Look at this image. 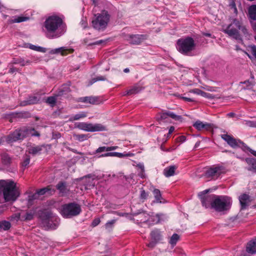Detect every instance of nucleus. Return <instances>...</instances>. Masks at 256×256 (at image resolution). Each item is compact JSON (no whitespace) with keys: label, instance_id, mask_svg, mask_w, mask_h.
I'll return each mask as SVG.
<instances>
[{"label":"nucleus","instance_id":"30","mask_svg":"<svg viewBox=\"0 0 256 256\" xmlns=\"http://www.w3.org/2000/svg\"><path fill=\"white\" fill-rule=\"evenodd\" d=\"M86 116V114L84 112H80L72 116H71L69 118V121L72 122L74 120H79L81 118H84Z\"/></svg>","mask_w":256,"mask_h":256},{"label":"nucleus","instance_id":"23","mask_svg":"<svg viewBox=\"0 0 256 256\" xmlns=\"http://www.w3.org/2000/svg\"><path fill=\"white\" fill-rule=\"evenodd\" d=\"M29 19V18L28 16H14L12 18L9 20V22L10 24L12 23H19L23 22H26Z\"/></svg>","mask_w":256,"mask_h":256},{"label":"nucleus","instance_id":"24","mask_svg":"<svg viewBox=\"0 0 256 256\" xmlns=\"http://www.w3.org/2000/svg\"><path fill=\"white\" fill-rule=\"evenodd\" d=\"M176 168V167L174 166L166 168L164 170V174L166 177L172 176L174 174Z\"/></svg>","mask_w":256,"mask_h":256},{"label":"nucleus","instance_id":"31","mask_svg":"<svg viewBox=\"0 0 256 256\" xmlns=\"http://www.w3.org/2000/svg\"><path fill=\"white\" fill-rule=\"evenodd\" d=\"M36 213L35 210H32L31 211L26 212L24 216L21 217V220H32Z\"/></svg>","mask_w":256,"mask_h":256},{"label":"nucleus","instance_id":"49","mask_svg":"<svg viewBox=\"0 0 256 256\" xmlns=\"http://www.w3.org/2000/svg\"><path fill=\"white\" fill-rule=\"evenodd\" d=\"M242 83L244 84H246V85L248 88H251L252 86V83L249 80L245 81L244 82H242Z\"/></svg>","mask_w":256,"mask_h":256},{"label":"nucleus","instance_id":"43","mask_svg":"<svg viewBox=\"0 0 256 256\" xmlns=\"http://www.w3.org/2000/svg\"><path fill=\"white\" fill-rule=\"evenodd\" d=\"M109 152L108 146L100 147L96 150V152L97 153L101 152Z\"/></svg>","mask_w":256,"mask_h":256},{"label":"nucleus","instance_id":"21","mask_svg":"<svg viewBox=\"0 0 256 256\" xmlns=\"http://www.w3.org/2000/svg\"><path fill=\"white\" fill-rule=\"evenodd\" d=\"M239 200L242 209L246 208L250 202V196L246 194H243L240 196Z\"/></svg>","mask_w":256,"mask_h":256},{"label":"nucleus","instance_id":"13","mask_svg":"<svg viewBox=\"0 0 256 256\" xmlns=\"http://www.w3.org/2000/svg\"><path fill=\"white\" fill-rule=\"evenodd\" d=\"M240 22L238 20H234L232 24L229 25L224 30V32L228 34L229 36L238 40L240 38L238 30L240 29Z\"/></svg>","mask_w":256,"mask_h":256},{"label":"nucleus","instance_id":"44","mask_svg":"<svg viewBox=\"0 0 256 256\" xmlns=\"http://www.w3.org/2000/svg\"><path fill=\"white\" fill-rule=\"evenodd\" d=\"M116 152H110L102 154L98 157L116 156Z\"/></svg>","mask_w":256,"mask_h":256},{"label":"nucleus","instance_id":"20","mask_svg":"<svg viewBox=\"0 0 256 256\" xmlns=\"http://www.w3.org/2000/svg\"><path fill=\"white\" fill-rule=\"evenodd\" d=\"M193 126L198 130H208L210 128V124L208 123H204L199 120H196Z\"/></svg>","mask_w":256,"mask_h":256},{"label":"nucleus","instance_id":"59","mask_svg":"<svg viewBox=\"0 0 256 256\" xmlns=\"http://www.w3.org/2000/svg\"><path fill=\"white\" fill-rule=\"evenodd\" d=\"M118 148L117 146H108L109 151L114 150Z\"/></svg>","mask_w":256,"mask_h":256},{"label":"nucleus","instance_id":"34","mask_svg":"<svg viewBox=\"0 0 256 256\" xmlns=\"http://www.w3.org/2000/svg\"><path fill=\"white\" fill-rule=\"evenodd\" d=\"M70 91V85L65 84L62 86L59 92V95H63Z\"/></svg>","mask_w":256,"mask_h":256},{"label":"nucleus","instance_id":"52","mask_svg":"<svg viewBox=\"0 0 256 256\" xmlns=\"http://www.w3.org/2000/svg\"><path fill=\"white\" fill-rule=\"evenodd\" d=\"M200 96H202V97L206 98H210V94H209L203 91H202Z\"/></svg>","mask_w":256,"mask_h":256},{"label":"nucleus","instance_id":"22","mask_svg":"<svg viewBox=\"0 0 256 256\" xmlns=\"http://www.w3.org/2000/svg\"><path fill=\"white\" fill-rule=\"evenodd\" d=\"M246 250L248 254H254L256 253V238L248 243Z\"/></svg>","mask_w":256,"mask_h":256},{"label":"nucleus","instance_id":"1","mask_svg":"<svg viewBox=\"0 0 256 256\" xmlns=\"http://www.w3.org/2000/svg\"><path fill=\"white\" fill-rule=\"evenodd\" d=\"M44 28L46 36L52 38L60 36L66 31L62 20L56 16L48 17L44 22Z\"/></svg>","mask_w":256,"mask_h":256},{"label":"nucleus","instance_id":"58","mask_svg":"<svg viewBox=\"0 0 256 256\" xmlns=\"http://www.w3.org/2000/svg\"><path fill=\"white\" fill-rule=\"evenodd\" d=\"M174 126H170L169 128V130H168V134L170 135V134H172L174 131Z\"/></svg>","mask_w":256,"mask_h":256},{"label":"nucleus","instance_id":"55","mask_svg":"<svg viewBox=\"0 0 256 256\" xmlns=\"http://www.w3.org/2000/svg\"><path fill=\"white\" fill-rule=\"evenodd\" d=\"M50 221L48 220V227L51 229H55L56 228L57 226L56 224H54V226L50 224Z\"/></svg>","mask_w":256,"mask_h":256},{"label":"nucleus","instance_id":"29","mask_svg":"<svg viewBox=\"0 0 256 256\" xmlns=\"http://www.w3.org/2000/svg\"><path fill=\"white\" fill-rule=\"evenodd\" d=\"M246 161L250 166L249 170L256 172V160L254 158H247Z\"/></svg>","mask_w":256,"mask_h":256},{"label":"nucleus","instance_id":"25","mask_svg":"<svg viewBox=\"0 0 256 256\" xmlns=\"http://www.w3.org/2000/svg\"><path fill=\"white\" fill-rule=\"evenodd\" d=\"M42 146H30L28 147L27 152L33 155L39 154L42 150Z\"/></svg>","mask_w":256,"mask_h":256},{"label":"nucleus","instance_id":"50","mask_svg":"<svg viewBox=\"0 0 256 256\" xmlns=\"http://www.w3.org/2000/svg\"><path fill=\"white\" fill-rule=\"evenodd\" d=\"M202 90L198 88H195L190 91L191 92L196 94L198 95H200Z\"/></svg>","mask_w":256,"mask_h":256},{"label":"nucleus","instance_id":"48","mask_svg":"<svg viewBox=\"0 0 256 256\" xmlns=\"http://www.w3.org/2000/svg\"><path fill=\"white\" fill-rule=\"evenodd\" d=\"M2 159L5 164L9 162L10 160V158L7 155H4L2 157Z\"/></svg>","mask_w":256,"mask_h":256},{"label":"nucleus","instance_id":"33","mask_svg":"<svg viewBox=\"0 0 256 256\" xmlns=\"http://www.w3.org/2000/svg\"><path fill=\"white\" fill-rule=\"evenodd\" d=\"M8 219L12 222H17L19 220H21L20 214V212H16L10 216Z\"/></svg>","mask_w":256,"mask_h":256},{"label":"nucleus","instance_id":"12","mask_svg":"<svg viewBox=\"0 0 256 256\" xmlns=\"http://www.w3.org/2000/svg\"><path fill=\"white\" fill-rule=\"evenodd\" d=\"M55 192L54 188H52L50 186H48L38 190L36 192L30 194L28 197V204L32 205V201L38 198L40 196L44 195V194H52Z\"/></svg>","mask_w":256,"mask_h":256},{"label":"nucleus","instance_id":"63","mask_svg":"<svg viewBox=\"0 0 256 256\" xmlns=\"http://www.w3.org/2000/svg\"><path fill=\"white\" fill-rule=\"evenodd\" d=\"M6 8L4 6L3 4L0 1V10H4Z\"/></svg>","mask_w":256,"mask_h":256},{"label":"nucleus","instance_id":"53","mask_svg":"<svg viewBox=\"0 0 256 256\" xmlns=\"http://www.w3.org/2000/svg\"><path fill=\"white\" fill-rule=\"evenodd\" d=\"M100 222V220L99 218L95 219L92 222V225L94 226H96L98 225Z\"/></svg>","mask_w":256,"mask_h":256},{"label":"nucleus","instance_id":"7","mask_svg":"<svg viewBox=\"0 0 256 256\" xmlns=\"http://www.w3.org/2000/svg\"><path fill=\"white\" fill-rule=\"evenodd\" d=\"M196 44L194 40L190 37L181 38L178 40L177 49L182 54H188L194 50Z\"/></svg>","mask_w":256,"mask_h":256},{"label":"nucleus","instance_id":"57","mask_svg":"<svg viewBox=\"0 0 256 256\" xmlns=\"http://www.w3.org/2000/svg\"><path fill=\"white\" fill-rule=\"evenodd\" d=\"M138 166L142 172H144V165L143 164H138Z\"/></svg>","mask_w":256,"mask_h":256},{"label":"nucleus","instance_id":"10","mask_svg":"<svg viewBox=\"0 0 256 256\" xmlns=\"http://www.w3.org/2000/svg\"><path fill=\"white\" fill-rule=\"evenodd\" d=\"M225 172L226 170L223 166H213L206 170L205 175L207 178L215 180Z\"/></svg>","mask_w":256,"mask_h":256},{"label":"nucleus","instance_id":"19","mask_svg":"<svg viewBox=\"0 0 256 256\" xmlns=\"http://www.w3.org/2000/svg\"><path fill=\"white\" fill-rule=\"evenodd\" d=\"M72 52L73 50L72 48H69L66 47H61L52 50L50 52V53L52 54L60 53L62 55L65 56L68 54L72 53Z\"/></svg>","mask_w":256,"mask_h":256},{"label":"nucleus","instance_id":"45","mask_svg":"<svg viewBox=\"0 0 256 256\" xmlns=\"http://www.w3.org/2000/svg\"><path fill=\"white\" fill-rule=\"evenodd\" d=\"M115 222H116L115 220H111L107 222L106 224V228H112V226L115 223Z\"/></svg>","mask_w":256,"mask_h":256},{"label":"nucleus","instance_id":"15","mask_svg":"<svg viewBox=\"0 0 256 256\" xmlns=\"http://www.w3.org/2000/svg\"><path fill=\"white\" fill-rule=\"evenodd\" d=\"M221 137L230 146L233 148L240 146L243 144L240 140H236L227 134H222Z\"/></svg>","mask_w":256,"mask_h":256},{"label":"nucleus","instance_id":"35","mask_svg":"<svg viewBox=\"0 0 256 256\" xmlns=\"http://www.w3.org/2000/svg\"><path fill=\"white\" fill-rule=\"evenodd\" d=\"M28 48H30L31 50H34L36 51H38V52H46V49L45 48L40 47V46H36L32 45V44H30Z\"/></svg>","mask_w":256,"mask_h":256},{"label":"nucleus","instance_id":"26","mask_svg":"<svg viewBox=\"0 0 256 256\" xmlns=\"http://www.w3.org/2000/svg\"><path fill=\"white\" fill-rule=\"evenodd\" d=\"M82 102L90 103V104H96L98 103V98L94 96L84 97L80 98Z\"/></svg>","mask_w":256,"mask_h":256},{"label":"nucleus","instance_id":"54","mask_svg":"<svg viewBox=\"0 0 256 256\" xmlns=\"http://www.w3.org/2000/svg\"><path fill=\"white\" fill-rule=\"evenodd\" d=\"M18 63H20L21 66H24L28 64L29 62L28 61H25L24 60H20V62Z\"/></svg>","mask_w":256,"mask_h":256},{"label":"nucleus","instance_id":"8","mask_svg":"<svg viewBox=\"0 0 256 256\" xmlns=\"http://www.w3.org/2000/svg\"><path fill=\"white\" fill-rule=\"evenodd\" d=\"M74 127L80 130L90 132H100L106 130V128L100 124H92L84 122H76Z\"/></svg>","mask_w":256,"mask_h":256},{"label":"nucleus","instance_id":"62","mask_svg":"<svg viewBox=\"0 0 256 256\" xmlns=\"http://www.w3.org/2000/svg\"><path fill=\"white\" fill-rule=\"evenodd\" d=\"M106 42V40H98V41L96 42L94 44H101L103 42Z\"/></svg>","mask_w":256,"mask_h":256},{"label":"nucleus","instance_id":"51","mask_svg":"<svg viewBox=\"0 0 256 256\" xmlns=\"http://www.w3.org/2000/svg\"><path fill=\"white\" fill-rule=\"evenodd\" d=\"M80 24L83 28H86L87 26L86 19H82L80 22Z\"/></svg>","mask_w":256,"mask_h":256},{"label":"nucleus","instance_id":"39","mask_svg":"<svg viewBox=\"0 0 256 256\" xmlns=\"http://www.w3.org/2000/svg\"><path fill=\"white\" fill-rule=\"evenodd\" d=\"M46 102L52 106L54 105L56 102V96H50L48 97L46 100Z\"/></svg>","mask_w":256,"mask_h":256},{"label":"nucleus","instance_id":"18","mask_svg":"<svg viewBox=\"0 0 256 256\" xmlns=\"http://www.w3.org/2000/svg\"><path fill=\"white\" fill-rule=\"evenodd\" d=\"M56 188L62 196H66L68 194L70 188L64 182H60L56 185Z\"/></svg>","mask_w":256,"mask_h":256},{"label":"nucleus","instance_id":"17","mask_svg":"<svg viewBox=\"0 0 256 256\" xmlns=\"http://www.w3.org/2000/svg\"><path fill=\"white\" fill-rule=\"evenodd\" d=\"M151 238L152 240L148 244V246L153 248L156 242L160 239V232L158 230H154L151 232Z\"/></svg>","mask_w":256,"mask_h":256},{"label":"nucleus","instance_id":"61","mask_svg":"<svg viewBox=\"0 0 256 256\" xmlns=\"http://www.w3.org/2000/svg\"><path fill=\"white\" fill-rule=\"evenodd\" d=\"M94 184H86V186H84V189H88L90 186H94Z\"/></svg>","mask_w":256,"mask_h":256},{"label":"nucleus","instance_id":"41","mask_svg":"<svg viewBox=\"0 0 256 256\" xmlns=\"http://www.w3.org/2000/svg\"><path fill=\"white\" fill-rule=\"evenodd\" d=\"M139 91H140V90H138V88L137 87L134 86L133 88H132V89L128 90L126 92V94H136V93H138V92H139Z\"/></svg>","mask_w":256,"mask_h":256},{"label":"nucleus","instance_id":"11","mask_svg":"<svg viewBox=\"0 0 256 256\" xmlns=\"http://www.w3.org/2000/svg\"><path fill=\"white\" fill-rule=\"evenodd\" d=\"M156 118L160 124L162 122H170V118L179 121H182V118L180 116H178L171 112L160 113L157 116Z\"/></svg>","mask_w":256,"mask_h":256},{"label":"nucleus","instance_id":"56","mask_svg":"<svg viewBox=\"0 0 256 256\" xmlns=\"http://www.w3.org/2000/svg\"><path fill=\"white\" fill-rule=\"evenodd\" d=\"M250 23L253 30L256 32V22H250Z\"/></svg>","mask_w":256,"mask_h":256},{"label":"nucleus","instance_id":"36","mask_svg":"<svg viewBox=\"0 0 256 256\" xmlns=\"http://www.w3.org/2000/svg\"><path fill=\"white\" fill-rule=\"evenodd\" d=\"M153 194H154L156 202H161L160 200L162 196L160 190L158 189H154L153 191Z\"/></svg>","mask_w":256,"mask_h":256},{"label":"nucleus","instance_id":"38","mask_svg":"<svg viewBox=\"0 0 256 256\" xmlns=\"http://www.w3.org/2000/svg\"><path fill=\"white\" fill-rule=\"evenodd\" d=\"M30 158L27 154H26L24 157V160L22 162V164L23 167H26L30 164Z\"/></svg>","mask_w":256,"mask_h":256},{"label":"nucleus","instance_id":"6","mask_svg":"<svg viewBox=\"0 0 256 256\" xmlns=\"http://www.w3.org/2000/svg\"><path fill=\"white\" fill-rule=\"evenodd\" d=\"M232 200L231 198L226 196H218L212 203V208L216 211L224 212L228 210L232 204Z\"/></svg>","mask_w":256,"mask_h":256},{"label":"nucleus","instance_id":"37","mask_svg":"<svg viewBox=\"0 0 256 256\" xmlns=\"http://www.w3.org/2000/svg\"><path fill=\"white\" fill-rule=\"evenodd\" d=\"M178 239H179L178 235L176 234H174L172 236V237L170 239V243L172 245L174 246L176 244L178 240Z\"/></svg>","mask_w":256,"mask_h":256},{"label":"nucleus","instance_id":"5","mask_svg":"<svg viewBox=\"0 0 256 256\" xmlns=\"http://www.w3.org/2000/svg\"><path fill=\"white\" fill-rule=\"evenodd\" d=\"M110 19V16L106 10H103L100 13L94 16L92 20V26L94 28L98 30H104Z\"/></svg>","mask_w":256,"mask_h":256},{"label":"nucleus","instance_id":"42","mask_svg":"<svg viewBox=\"0 0 256 256\" xmlns=\"http://www.w3.org/2000/svg\"><path fill=\"white\" fill-rule=\"evenodd\" d=\"M106 80V78L103 76H98L96 78H94L92 80V81L90 82V85L92 84H94V82H95L97 81H99V80L104 81V80Z\"/></svg>","mask_w":256,"mask_h":256},{"label":"nucleus","instance_id":"16","mask_svg":"<svg viewBox=\"0 0 256 256\" xmlns=\"http://www.w3.org/2000/svg\"><path fill=\"white\" fill-rule=\"evenodd\" d=\"M126 39L130 43L138 44L146 39V36L142 34L130 35L128 36Z\"/></svg>","mask_w":256,"mask_h":256},{"label":"nucleus","instance_id":"28","mask_svg":"<svg viewBox=\"0 0 256 256\" xmlns=\"http://www.w3.org/2000/svg\"><path fill=\"white\" fill-rule=\"evenodd\" d=\"M248 16L252 20H256V5H252L248 8Z\"/></svg>","mask_w":256,"mask_h":256},{"label":"nucleus","instance_id":"9","mask_svg":"<svg viewBox=\"0 0 256 256\" xmlns=\"http://www.w3.org/2000/svg\"><path fill=\"white\" fill-rule=\"evenodd\" d=\"M210 190V189L206 190L200 192L198 194L202 206L206 208H208L210 206L212 208V202L214 200V198H215L216 196L214 194H208V193Z\"/></svg>","mask_w":256,"mask_h":256},{"label":"nucleus","instance_id":"60","mask_svg":"<svg viewBox=\"0 0 256 256\" xmlns=\"http://www.w3.org/2000/svg\"><path fill=\"white\" fill-rule=\"evenodd\" d=\"M248 124L250 126L256 127V124H254L252 122H249Z\"/></svg>","mask_w":256,"mask_h":256},{"label":"nucleus","instance_id":"64","mask_svg":"<svg viewBox=\"0 0 256 256\" xmlns=\"http://www.w3.org/2000/svg\"><path fill=\"white\" fill-rule=\"evenodd\" d=\"M180 139L182 142H184L186 140V137L184 136H182L180 137Z\"/></svg>","mask_w":256,"mask_h":256},{"label":"nucleus","instance_id":"14","mask_svg":"<svg viewBox=\"0 0 256 256\" xmlns=\"http://www.w3.org/2000/svg\"><path fill=\"white\" fill-rule=\"evenodd\" d=\"M138 218L140 222H148L150 224H154L160 222L159 215H150L146 212L140 213L138 214Z\"/></svg>","mask_w":256,"mask_h":256},{"label":"nucleus","instance_id":"32","mask_svg":"<svg viewBox=\"0 0 256 256\" xmlns=\"http://www.w3.org/2000/svg\"><path fill=\"white\" fill-rule=\"evenodd\" d=\"M11 227L10 223L6 220L0 222V228L4 230H8Z\"/></svg>","mask_w":256,"mask_h":256},{"label":"nucleus","instance_id":"27","mask_svg":"<svg viewBox=\"0 0 256 256\" xmlns=\"http://www.w3.org/2000/svg\"><path fill=\"white\" fill-rule=\"evenodd\" d=\"M39 101V98L36 96H30L28 99L21 103L22 106H26L28 104H32L37 103Z\"/></svg>","mask_w":256,"mask_h":256},{"label":"nucleus","instance_id":"4","mask_svg":"<svg viewBox=\"0 0 256 256\" xmlns=\"http://www.w3.org/2000/svg\"><path fill=\"white\" fill-rule=\"evenodd\" d=\"M59 212L64 218H70L79 214L81 212L80 206L75 202H70L62 205Z\"/></svg>","mask_w":256,"mask_h":256},{"label":"nucleus","instance_id":"47","mask_svg":"<svg viewBox=\"0 0 256 256\" xmlns=\"http://www.w3.org/2000/svg\"><path fill=\"white\" fill-rule=\"evenodd\" d=\"M250 50L252 54L256 58V46H251Z\"/></svg>","mask_w":256,"mask_h":256},{"label":"nucleus","instance_id":"40","mask_svg":"<svg viewBox=\"0 0 256 256\" xmlns=\"http://www.w3.org/2000/svg\"><path fill=\"white\" fill-rule=\"evenodd\" d=\"M76 140L81 142L84 141L88 138L87 136L84 134L76 135Z\"/></svg>","mask_w":256,"mask_h":256},{"label":"nucleus","instance_id":"46","mask_svg":"<svg viewBox=\"0 0 256 256\" xmlns=\"http://www.w3.org/2000/svg\"><path fill=\"white\" fill-rule=\"evenodd\" d=\"M148 196V194L144 190H142L140 191V198L142 199H146Z\"/></svg>","mask_w":256,"mask_h":256},{"label":"nucleus","instance_id":"3","mask_svg":"<svg viewBox=\"0 0 256 256\" xmlns=\"http://www.w3.org/2000/svg\"><path fill=\"white\" fill-rule=\"evenodd\" d=\"M38 136V133L32 128L24 127L20 130H16L7 138L6 140L8 143L12 142L23 139L28 136Z\"/></svg>","mask_w":256,"mask_h":256},{"label":"nucleus","instance_id":"2","mask_svg":"<svg viewBox=\"0 0 256 256\" xmlns=\"http://www.w3.org/2000/svg\"><path fill=\"white\" fill-rule=\"evenodd\" d=\"M2 192L6 202L15 201L20 195L16 183L10 180H0V194Z\"/></svg>","mask_w":256,"mask_h":256}]
</instances>
